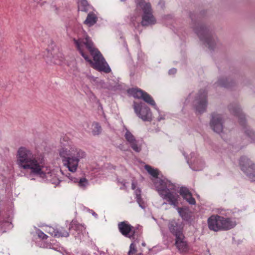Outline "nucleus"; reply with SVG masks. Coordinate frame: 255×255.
I'll return each mask as SVG.
<instances>
[{
    "label": "nucleus",
    "instance_id": "obj_21",
    "mask_svg": "<svg viewBox=\"0 0 255 255\" xmlns=\"http://www.w3.org/2000/svg\"><path fill=\"white\" fill-rule=\"evenodd\" d=\"M128 93L134 98L141 99L144 91L137 88H131L128 90Z\"/></svg>",
    "mask_w": 255,
    "mask_h": 255
},
{
    "label": "nucleus",
    "instance_id": "obj_18",
    "mask_svg": "<svg viewBox=\"0 0 255 255\" xmlns=\"http://www.w3.org/2000/svg\"><path fill=\"white\" fill-rule=\"evenodd\" d=\"M175 245L181 252H185L187 250L188 246L184 235L175 237Z\"/></svg>",
    "mask_w": 255,
    "mask_h": 255
},
{
    "label": "nucleus",
    "instance_id": "obj_43",
    "mask_svg": "<svg viewBox=\"0 0 255 255\" xmlns=\"http://www.w3.org/2000/svg\"><path fill=\"white\" fill-rule=\"evenodd\" d=\"M59 154H60V155L62 157V154H63L62 152V151H60Z\"/></svg>",
    "mask_w": 255,
    "mask_h": 255
},
{
    "label": "nucleus",
    "instance_id": "obj_8",
    "mask_svg": "<svg viewBox=\"0 0 255 255\" xmlns=\"http://www.w3.org/2000/svg\"><path fill=\"white\" fill-rule=\"evenodd\" d=\"M136 7L141 8L143 14L142 16L141 24L146 26L155 23V19L152 14V10L149 2H146L144 0H135Z\"/></svg>",
    "mask_w": 255,
    "mask_h": 255
},
{
    "label": "nucleus",
    "instance_id": "obj_41",
    "mask_svg": "<svg viewBox=\"0 0 255 255\" xmlns=\"http://www.w3.org/2000/svg\"><path fill=\"white\" fill-rule=\"evenodd\" d=\"M164 119V117H159L158 118V121H160L161 120H163Z\"/></svg>",
    "mask_w": 255,
    "mask_h": 255
},
{
    "label": "nucleus",
    "instance_id": "obj_47",
    "mask_svg": "<svg viewBox=\"0 0 255 255\" xmlns=\"http://www.w3.org/2000/svg\"><path fill=\"white\" fill-rule=\"evenodd\" d=\"M126 0H121V1H125Z\"/></svg>",
    "mask_w": 255,
    "mask_h": 255
},
{
    "label": "nucleus",
    "instance_id": "obj_39",
    "mask_svg": "<svg viewBox=\"0 0 255 255\" xmlns=\"http://www.w3.org/2000/svg\"><path fill=\"white\" fill-rule=\"evenodd\" d=\"M5 184V181H4L3 179H0V186H4Z\"/></svg>",
    "mask_w": 255,
    "mask_h": 255
},
{
    "label": "nucleus",
    "instance_id": "obj_13",
    "mask_svg": "<svg viewBox=\"0 0 255 255\" xmlns=\"http://www.w3.org/2000/svg\"><path fill=\"white\" fill-rule=\"evenodd\" d=\"M223 124L224 120L221 115L215 113L212 114L210 125L214 131L219 134L222 133L224 128Z\"/></svg>",
    "mask_w": 255,
    "mask_h": 255
},
{
    "label": "nucleus",
    "instance_id": "obj_31",
    "mask_svg": "<svg viewBox=\"0 0 255 255\" xmlns=\"http://www.w3.org/2000/svg\"><path fill=\"white\" fill-rule=\"evenodd\" d=\"M137 252V250L136 245L132 243L129 246V250L128 252V255H133L135 254Z\"/></svg>",
    "mask_w": 255,
    "mask_h": 255
},
{
    "label": "nucleus",
    "instance_id": "obj_32",
    "mask_svg": "<svg viewBox=\"0 0 255 255\" xmlns=\"http://www.w3.org/2000/svg\"><path fill=\"white\" fill-rule=\"evenodd\" d=\"M0 222H1V225L3 226H10L11 225V219L8 217L5 219L2 220L1 216H0Z\"/></svg>",
    "mask_w": 255,
    "mask_h": 255
},
{
    "label": "nucleus",
    "instance_id": "obj_16",
    "mask_svg": "<svg viewBox=\"0 0 255 255\" xmlns=\"http://www.w3.org/2000/svg\"><path fill=\"white\" fill-rule=\"evenodd\" d=\"M168 228L170 232L176 237L184 235L183 233V226L181 224L176 222L175 220L170 221L168 224Z\"/></svg>",
    "mask_w": 255,
    "mask_h": 255
},
{
    "label": "nucleus",
    "instance_id": "obj_23",
    "mask_svg": "<svg viewBox=\"0 0 255 255\" xmlns=\"http://www.w3.org/2000/svg\"><path fill=\"white\" fill-rule=\"evenodd\" d=\"M244 132L250 142H255V133L249 127H244Z\"/></svg>",
    "mask_w": 255,
    "mask_h": 255
},
{
    "label": "nucleus",
    "instance_id": "obj_46",
    "mask_svg": "<svg viewBox=\"0 0 255 255\" xmlns=\"http://www.w3.org/2000/svg\"><path fill=\"white\" fill-rule=\"evenodd\" d=\"M142 255V254L141 253H140V254H138V255Z\"/></svg>",
    "mask_w": 255,
    "mask_h": 255
},
{
    "label": "nucleus",
    "instance_id": "obj_4",
    "mask_svg": "<svg viewBox=\"0 0 255 255\" xmlns=\"http://www.w3.org/2000/svg\"><path fill=\"white\" fill-rule=\"evenodd\" d=\"M65 154L66 157V163L65 165L67 166L69 171L75 172L76 171L80 159L86 156V153L80 149H78L72 146L65 149Z\"/></svg>",
    "mask_w": 255,
    "mask_h": 255
},
{
    "label": "nucleus",
    "instance_id": "obj_45",
    "mask_svg": "<svg viewBox=\"0 0 255 255\" xmlns=\"http://www.w3.org/2000/svg\"><path fill=\"white\" fill-rule=\"evenodd\" d=\"M69 236V234H67V235H65V237H67V236Z\"/></svg>",
    "mask_w": 255,
    "mask_h": 255
},
{
    "label": "nucleus",
    "instance_id": "obj_5",
    "mask_svg": "<svg viewBox=\"0 0 255 255\" xmlns=\"http://www.w3.org/2000/svg\"><path fill=\"white\" fill-rule=\"evenodd\" d=\"M235 222L229 218H225L218 215L211 216L208 219V226L210 230L218 232L221 230H228L234 228Z\"/></svg>",
    "mask_w": 255,
    "mask_h": 255
},
{
    "label": "nucleus",
    "instance_id": "obj_29",
    "mask_svg": "<svg viewBox=\"0 0 255 255\" xmlns=\"http://www.w3.org/2000/svg\"><path fill=\"white\" fill-rule=\"evenodd\" d=\"M144 168L145 170L153 177H157L158 175V171L157 169H154L148 165H145Z\"/></svg>",
    "mask_w": 255,
    "mask_h": 255
},
{
    "label": "nucleus",
    "instance_id": "obj_28",
    "mask_svg": "<svg viewBox=\"0 0 255 255\" xmlns=\"http://www.w3.org/2000/svg\"><path fill=\"white\" fill-rule=\"evenodd\" d=\"M93 127L92 129V134L94 135H98L100 134L102 131V128L98 123H94L92 125Z\"/></svg>",
    "mask_w": 255,
    "mask_h": 255
},
{
    "label": "nucleus",
    "instance_id": "obj_36",
    "mask_svg": "<svg viewBox=\"0 0 255 255\" xmlns=\"http://www.w3.org/2000/svg\"><path fill=\"white\" fill-rule=\"evenodd\" d=\"M141 190L139 188L136 189L134 193L135 194L136 197H140L141 196Z\"/></svg>",
    "mask_w": 255,
    "mask_h": 255
},
{
    "label": "nucleus",
    "instance_id": "obj_12",
    "mask_svg": "<svg viewBox=\"0 0 255 255\" xmlns=\"http://www.w3.org/2000/svg\"><path fill=\"white\" fill-rule=\"evenodd\" d=\"M194 106L196 110L200 113L206 111L207 101V92L205 90H201L199 93L194 101Z\"/></svg>",
    "mask_w": 255,
    "mask_h": 255
},
{
    "label": "nucleus",
    "instance_id": "obj_3",
    "mask_svg": "<svg viewBox=\"0 0 255 255\" xmlns=\"http://www.w3.org/2000/svg\"><path fill=\"white\" fill-rule=\"evenodd\" d=\"M156 188L160 196L168 204L174 207H177L179 196L174 184L166 179H160L157 183Z\"/></svg>",
    "mask_w": 255,
    "mask_h": 255
},
{
    "label": "nucleus",
    "instance_id": "obj_15",
    "mask_svg": "<svg viewBox=\"0 0 255 255\" xmlns=\"http://www.w3.org/2000/svg\"><path fill=\"white\" fill-rule=\"evenodd\" d=\"M126 130L125 137L127 142L130 144V147L134 151L139 152L141 150V147L138 144V141L127 128H126Z\"/></svg>",
    "mask_w": 255,
    "mask_h": 255
},
{
    "label": "nucleus",
    "instance_id": "obj_20",
    "mask_svg": "<svg viewBox=\"0 0 255 255\" xmlns=\"http://www.w3.org/2000/svg\"><path fill=\"white\" fill-rule=\"evenodd\" d=\"M66 176L69 178L71 181L75 183L78 182L79 186L84 189L88 185V181L85 178H82L78 181L77 178L71 177L69 173L66 175Z\"/></svg>",
    "mask_w": 255,
    "mask_h": 255
},
{
    "label": "nucleus",
    "instance_id": "obj_10",
    "mask_svg": "<svg viewBox=\"0 0 255 255\" xmlns=\"http://www.w3.org/2000/svg\"><path fill=\"white\" fill-rule=\"evenodd\" d=\"M241 170L248 176L250 180H255V175L251 172L254 169L255 164L246 156H242L240 160Z\"/></svg>",
    "mask_w": 255,
    "mask_h": 255
},
{
    "label": "nucleus",
    "instance_id": "obj_17",
    "mask_svg": "<svg viewBox=\"0 0 255 255\" xmlns=\"http://www.w3.org/2000/svg\"><path fill=\"white\" fill-rule=\"evenodd\" d=\"M229 109L231 113L239 118L240 124L243 126H245L246 120L245 116L242 113L240 108L237 105H230L229 106Z\"/></svg>",
    "mask_w": 255,
    "mask_h": 255
},
{
    "label": "nucleus",
    "instance_id": "obj_30",
    "mask_svg": "<svg viewBox=\"0 0 255 255\" xmlns=\"http://www.w3.org/2000/svg\"><path fill=\"white\" fill-rule=\"evenodd\" d=\"M183 199L191 205H195L196 204L195 199L192 197V195L191 192L189 193L186 196L184 197Z\"/></svg>",
    "mask_w": 255,
    "mask_h": 255
},
{
    "label": "nucleus",
    "instance_id": "obj_2",
    "mask_svg": "<svg viewBox=\"0 0 255 255\" xmlns=\"http://www.w3.org/2000/svg\"><path fill=\"white\" fill-rule=\"evenodd\" d=\"M74 41L81 56L94 69L106 73L110 72L109 66L100 52L95 47L90 37L86 35L78 40L74 39Z\"/></svg>",
    "mask_w": 255,
    "mask_h": 255
},
{
    "label": "nucleus",
    "instance_id": "obj_7",
    "mask_svg": "<svg viewBox=\"0 0 255 255\" xmlns=\"http://www.w3.org/2000/svg\"><path fill=\"white\" fill-rule=\"evenodd\" d=\"M43 57L48 64H62L64 59L62 47L58 45L50 47L43 51Z\"/></svg>",
    "mask_w": 255,
    "mask_h": 255
},
{
    "label": "nucleus",
    "instance_id": "obj_19",
    "mask_svg": "<svg viewBox=\"0 0 255 255\" xmlns=\"http://www.w3.org/2000/svg\"><path fill=\"white\" fill-rule=\"evenodd\" d=\"M98 20V17L93 12H90L88 14L86 19L84 21V23L91 27L94 25Z\"/></svg>",
    "mask_w": 255,
    "mask_h": 255
},
{
    "label": "nucleus",
    "instance_id": "obj_44",
    "mask_svg": "<svg viewBox=\"0 0 255 255\" xmlns=\"http://www.w3.org/2000/svg\"><path fill=\"white\" fill-rule=\"evenodd\" d=\"M93 215L95 216H96L97 215V214H96L95 212L93 213Z\"/></svg>",
    "mask_w": 255,
    "mask_h": 255
},
{
    "label": "nucleus",
    "instance_id": "obj_33",
    "mask_svg": "<svg viewBox=\"0 0 255 255\" xmlns=\"http://www.w3.org/2000/svg\"><path fill=\"white\" fill-rule=\"evenodd\" d=\"M190 192L188 188L185 187H182L179 190V193L183 198L186 196Z\"/></svg>",
    "mask_w": 255,
    "mask_h": 255
},
{
    "label": "nucleus",
    "instance_id": "obj_34",
    "mask_svg": "<svg viewBox=\"0 0 255 255\" xmlns=\"http://www.w3.org/2000/svg\"><path fill=\"white\" fill-rule=\"evenodd\" d=\"M36 233L38 237L42 240H46L48 238V236L40 230H37Z\"/></svg>",
    "mask_w": 255,
    "mask_h": 255
},
{
    "label": "nucleus",
    "instance_id": "obj_27",
    "mask_svg": "<svg viewBox=\"0 0 255 255\" xmlns=\"http://www.w3.org/2000/svg\"><path fill=\"white\" fill-rule=\"evenodd\" d=\"M218 86L226 88L231 87L233 85L232 83L229 82L227 78H222L218 80L217 82Z\"/></svg>",
    "mask_w": 255,
    "mask_h": 255
},
{
    "label": "nucleus",
    "instance_id": "obj_25",
    "mask_svg": "<svg viewBox=\"0 0 255 255\" xmlns=\"http://www.w3.org/2000/svg\"><path fill=\"white\" fill-rule=\"evenodd\" d=\"M177 210L179 215L183 220H187L189 219V216L187 209L178 207L177 208Z\"/></svg>",
    "mask_w": 255,
    "mask_h": 255
},
{
    "label": "nucleus",
    "instance_id": "obj_22",
    "mask_svg": "<svg viewBox=\"0 0 255 255\" xmlns=\"http://www.w3.org/2000/svg\"><path fill=\"white\" fill-rule=\"evenodd\" d=\"M78 9L82 11L88 12L91 8L87 0H78Z\"/></svg>",
    "mask_w": 255,
    "mask_h": 255
},
{
    "label": "nucleus",
    "instance_id": "obj_26",
    "mask_svg": "<svg viewBox=\"0 0 255 255\" xmlns=\"http://www.w3.org/2000/svg\"><path fill=\"white\" fill-rule=\"evenodd\" d=\"M45 232L54 237H59L60 236V233L57 229L50 226L46 227Z\"/></svg>",
    "mask_w": 255,
    "mask_h": 255
},
{
    "label": "nucleus",
    "instance_id": "obj_40",
    "mask_svg": "<svg viewBox=\"0 0 255 255\" xmlns=\"http://www.w3.org/2000/svg\"><path fill=\"white\" fill-rule=\"evenodd\" d=\"M253 174L255 175V167H254V169L251 172ZM251 181H255V180H250Z\"/></svg>",
    "mask_w": 255,
    "mask_h": 255
},
{
    "label": "nucleus",
    "instance_id": "obj_6",
    "mask_svg": "<svg viewBox=\"0 0 255 255\" xmlns=\"http://www.w3.org/2000/svg\"><path fill=\"white\" fill-rule=\"evenodd\" d=\"M194 30L200 40L203 41L209 49H212L215 47L217 38L208 27L205 25L198 24Z\"/></svg>",
    "mask_w": 255,
    "mask_h": 255
},
{
    "label": "nucleus",
    "instance_id": "obj_9",
    "mask_svg": "<svg viewBox=\"0 0 255 255\" xmlns=\"http://www.w3.org/2000/svg\"><path fill=\"white\" fill-rule=\"evenodd\" d=\"M133 109L136 115L142 121L150 122L152 120V113L147 106L141 103H133Z\"/></svg>",
    "mask_w": 255,
    "mask_h": 255
},
{
    "label": "nucleus",
    "instance_id": "obj_35",
    "mask_svg": "<svg viewBox=\"0 0 255 255\" xmlns=\"http://www.w3.org/2000/svg\"><path fill=\"white\" fill-rule=\"evenodd\" d=\"M136 201L138 203L139 206L142 209L145 208L144 202L141 198V197H136Z\"/></svg>",
    "mask_w": 255,
    "mask_h": 255
},
{
    "label": "nucleus",
    "instance_id": "obj_37",
    "mask_svg": "<svg viewBox=\"0 0 255 255\" xmlns=\"http://www.w3.org/2000/svg\"><path fill=\"white\" fill-rule=\"evenodd\" d=\"M176 72V69L175 68L171 69L169 70V74H174Z\"/></svg>",
    "mask_w": 255,
    "mask_h": 255
},
{
    "label": "nucleus",
    "instance_id": "obj_1",
    "mask_svg": "<svg viewBox=\"0 0 255 255\" xmlns=\"http://www.w3.org/2000/svg\"><path fill=\"white\" fill-rule=\"evenodd\" d=\"M16 162L20 169L29 172L31 175L43 179L52 176L51 170L46 165L44 153L38 150L20 147L17 151Z\"/></svg>",
    "mask_w": 255,
    "mask_h": 255
},
{
    "label": "nucleus",
    "instance_id": "obj_42",
    "mask_svg": "<svg viewBox=\"0 0 255 255\" xmlns=\"http://www.w3.org/2000/svg\"><path fill=\"white\" fill-rule=\"evenodd\" d=\"M33 1L37 2H40L41 0H32Z\"/></svg>",
    "mask_w": 255,
    "mask_h": 255
},
{
    "label": "nucleus",
    "instance_id": "obj_24",
    "mask_svg": "<svg viewBox=\"0 0 255 255\" xmlns=\"http://www.w3.org/2000/svg\"><path fill=\"white\" fill-rule=\"evenodd\" d=\"M143 95V96L141 99H142L145 102L151 106H156L155 103L150 95L145 92H144Z\"/></svg>",
    "mask_w": 255,
    "mask_h": 255
},
{
    "label": "nucleus",
    "instance_id": "obj_11",
    "mask_svg": "<svg viewBox=\"0 0 255 255\" xmlns=\"http://www.w3.org/2000/svg\"><path fill=\"white\" fill-rule=\"evenodd\" d=\"M241 170L248 176L250 180H255V175L251 172L254 169L255 164L246 156H242L240 160Z\"/></svg>",
    "mask_w": 255,
    "mask_h": 255
},
{
    "label": "nucleus",
    "instance_id": "obj_38",
    "mask_svg": "<svg viewBox=\"0 0 255 255\" xmlns=\"http://www.w3.org/2000/svg\"><path fill=\"white\" fill-rule=\"evenodd\" d=\"M136 185L134 181H132V183H131V189L132 190H135L136 188Z\"/></svg>",
    "mask_w": 255,
    "mask_h": 255
},
{
    "label": "nucleus",
    "instance_id": "obj_14",
    "mask_svg": "<svg viewBox=\"0 0 255 255\" xmlns=\"http://www.w3.org/2000/svg\"><path fill=\"white\" fill-rule=\"evenodd\" d=\"M118 228L121 233L124 236L130 239H134L135 233L134 228L128 224L127 222L124 221L119 223Z\"/></svg>",
    "mask_w": 255,
    "mask_h": 255
}]
</instances>
